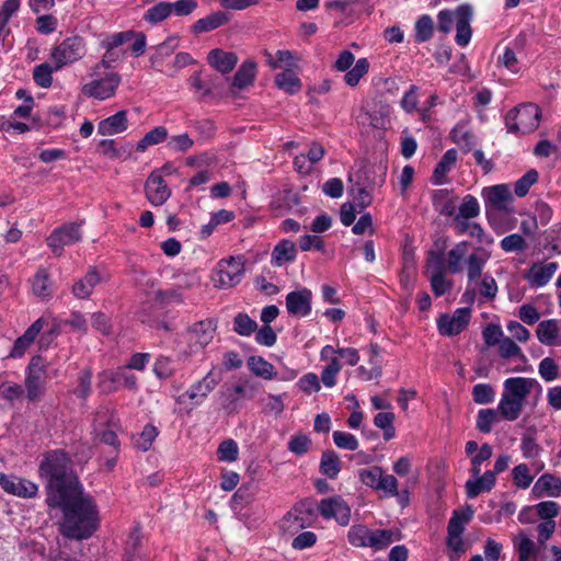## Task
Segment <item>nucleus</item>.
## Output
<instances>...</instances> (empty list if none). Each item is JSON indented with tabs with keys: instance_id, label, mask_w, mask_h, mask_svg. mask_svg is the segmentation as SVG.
Returning a JSON list of instances; mask_svg holds the SVG:
<instances>
[{
	"instance_id": "obj_1",
	"label": "nucleus",
	"mask_w": 561,
	"mask_h": 561,
	"mask_svg": "<svg viewBox=\"0 0 561 561\" xmlns=\"http://www.w3.org/2000/svg\"><path fill=\"white\" fill-rule=\"evenodd\" d=\"M62 512L60 524L65 537L82 540L90 538L100 527V512L92 495L84 492L83 485L47 503Z\"/></svg>"
},
{
	"instance_id": "obj_2",
	"label": "nucleus",
	"mask_w": 561,
	"mask_h": 561,
	"mask_svg": "<svg viewBox=\"0 0 561 561\" xmlns=\"http://www.w3.org/2000/svg\"><path fill=\"white\" fill-rule=\"evenodd\" d=\"M38 476L46 481V503L82 485L72 470L69 455L62 449L49 450L43 455Z\"/></svg>"
},
{
	"instance_id": "obj_3",
	"label": "nucleus",
	"mask_w": 561,
	"mask_h": 561,
	"mask_svg": "<svg viewBox=\"0 0 561 561\" xmlns=\"http://www.w3.org/2000/svg\"><path fill=\"white\" fill-rule=\"evenodd\" d=\"M317 520L316 510L309 500L299 501L278 522L283 534L294 536L311 527Z\"/></svg>"
},
{
	"instance_id": "obj_4",
	"label": "nucleus",
	"mask_w": 561,
	"mask_h": 561,
	"mask_svg": "<svg viewBox=\"0 0 561 561\" xmlns=\"http://www.w3.org/2000/svg\"><path fill=\"white\" fill-rule=\"evenodd\" d=\"M540 122V110L533 103L520 104L507 112L505 126L508 133L528 134L534 131Z\"/></svg>"
},
{
	"instance_id": "obj_5",
	"label": "nucleus",
	"mask_w": 561,
	"mask_h": 561,
	"mask_svg": "<svg viewBox=\"0 0 561 561\" xmlns=\"http://www.w3.org/2000/svg\"><path fill=\"white\" fill-rule=\"evenodd\" d=\"M87 42L82 36L66 37L50 50V61L57 69H62L81 60L87 55Z\"/></svg>"
},
{
	"instance_id": "obj_6",
	"label": "nucleus",
	"mask_w": 561,
	"mask_h": 561,
	"mask_svg": "<svg viewBox=\"0 0 561 561\" xmlns=\"http://www.w3.org/2000/svg\"><path fill=\"white\" fill-rule=\"evenodd\" d=\"M359 481L378 492H382L386 496L392 497L398 495L399 482L392 474L383 472L379 466L362 468L357 472Z\"/></svg>"
},
{
	"instance_id": "obj_7",
	"label": "nucleus",
	"mask_w": 561,
	"mask_h": 561,
	"mask_svg": "<svg viewBox=\"0 0 561 561\" xmlns=\"http://www.w3.org/2000/svg\"><path fill=\"white\" fill-rule=\"evenodd\" d=\"M47 364L37 355L33 356L25 369V390L30 401H37L46 390Z\"/></svg>"
},
{
	"instance_id": "obj_8",
	"label": "nucleus",
	"mask_w": 561,
	"mask_h": 561,
	"mask_svg": "<svg viewBox=\"0 0 561 561\" xmlns=\"http://www.w3.org/2000/svg\"><path fill=\"white\" fill-rule=\"evenodd\" d=\"M244 273V261L240 256H230L229 259L220 260L214 272L213 283L218 288H230L238 285Z\"/></svg>"
},
{
	"instance_id": "obj_9",
	"label": "nucleus",
	"mask_w": 561,
	"mask_h": 561,
	"mask_svg": "<svg viewBox=\"0 0 561 561\" xmlns=\"http://www.w3.org/2000/svg\"><path fill=\"white\" fill-rule=\"evenodd\" d=\"M98 387L103 393H112L122 388L137 390V377L125 367L108 369L99 375Z\"/></svg>"
},
{
	"instance_id": "obj_10",
	"label": "nucleus",
	"mask_w": 561,
	"mask_h": 561,
	"mask_svg": "<svg viewBox=\"0 0 561 561\" xmlns=\"http://www.w3.org/2000/svg\"><path fill=\"white\" fill-rule=\"evenodd\" d=\"M121 76L116 72H107L102 78L92 79L82 85V93L89 98L103 101L112 98L121 84Z\"/></svg>"
},
{
	"instance_id": "obj_11",
	"label": "nucleus",
	"mask_w": 561,
	"mask_h": 561,
	"mask_svg": "<svg viewBox=\"0 0 561 561\" xmlns=\"http://www.w3.org/2000/svg\"><path fill=\"white\" fill-rule=\"evenodd\" d=\"M318 511L324 519H334L340 526L350 524L351 507L340 495L322 499L318 504Z\"/></svg>"
},
{
	"instance_id": "obj_12",
	"label": "nucleus",
	"mask_w": 561,
	"mask_h": 561,
	"mask_svg": "<svg viewBox=\"0 0 561 561\" xmlns=\"http://www.w3.org/2000/svg\"><path fill=\"white\" fill-rule=\"evenodd\" d=\"M0 486L9 495L24 500L37 496L38 485L25 478L0 472Z\"/></svg>"
},
{
	"instance_id": "obj_13",
	"label": "nucleus",
	"mask_w": 561,
	"mask_h": 561,
	"mask_svg": "<svg viewBox=\"0 0 561 561\" xmlns=\"http://www.w3.org/2000/svg\"><path fill=\"white\" fill-rule=\"evenodd\" d=\"M470 318L469 308H458L451 314H440L437 319L438 332L444 336L458 335L469 324Z\"/></svg>"
},
{
	"instance_id": "obj_14",
	"label": "nucleus",
	"mask_w": 561,
	"mask_h": 561,
	"mask_svg": "<svg viewBox=\"0 0 561 561\" xmlns=\"http://www.w3.org/2000/svg\"><path fill=\"white\" fill-rule=\"evenodd\" d=\"M218 383L219 380L211 369L203 378L193 382L184 393L178 397L176 401L182 403L184 402L185 398H187L195 405H199L205 401V399L217 387Z\"/></svg>"
},
{
	"instance_id": "obj_15",
	"label": "nucleus",
	"mask_w": 561,
	"mask_h": 561,
	"mask_svg": "<svg viewBox=\"0 0 561 561\" xmlns=\"http://www.w3.org/2000/svg\"><path fill=\"white\" fill-rule=\"evenodd\" d=\"M535 386L540 388L537 380L533 378L510 377L503 383V392L501 396L524 407L527 397Z\"/></svg>"
},
{
	"instance_id": "obj_16",
	"label": "nucleus",
	"mask_w": 561,
	"mask_h": 561,
	"mask_svg": "<svg viewBox=\"0 0 561 561\" xmlns=\"http://www.w3.org/2000/svg\"><path fill=\"white\" fill-rule=\"evenodd\" d=\"M286 310L289 316L306 318L312 310V291L307 287H300L286 295Z\"/></svg>"
},
{
	"instance_id": "obj_17",
	"label": "nucleus",
	"mask_w": 561,
	"mask_h": 561,
	"mask_svg": "<svg viewBox=\"0 0 561 561\" xmlns=\"http://www.w3.org/2000/svg\"><path fill=\"white\" fill-rule=\"evenodd\" d=\"M559 268L557 262L537 261L525 272L524 278L533 289L545 287Z\"/></svg>"
},
{
	"instance_id": "obj_18",
	"label": "nucleus",
	"mask_w": 561,
	"mask_h": 561,
	"mask_svg": "<svg viewBox=\"0 0 561 561\" xmlns=\"http://www.w3.org/2000/svg\"><path fill=\"white\" fill-rule=\"evenodd\" d=\"M80 239V226L75 222H69L55 229L48 237L47 243L56 255H60L64 247L73 244Z\"/></svg>"
},
{
	"instance_id": "obj_19",
	"label": "nucleus",
	"mask_w": 561,
	"mask_h": 561,
	"mask_svg": "<svg viewBox=\"0 0 561 561\" xmlns=\"http://www.w3.org/2000/svg\"><path fill=\"white\" fill-rule=\"evenodd\" d=\"M425 275L436 297H440L451 290L453 282L446 277L445 268L438 257L427 260Z\"/></svg>"
},
{
	"instance_id": "obj_20",
	"label": "nucleus",
	"mask_w": 561,
	"mask_h": 561,
	"mask_svg": "<svg viewBox=\"0 0 561 561\" xmlns=\"http://www.w3.org/2000/svg\"><path fill=\"white\" fill-rule=\"evenodd\" d=\"M457 25L455 42L460 47L469 45L472 37L471 21L473 19V9L469 3H462L457 7Z\"/></svg>"
},
{
	"instance_id": "obj_21",
	"label": "nucleus",
	"mask_w": 561,
	"mask_h": 561,
	"mask_svg": "<svg viewBox=\"0 0 561 561\" xmlns=\"http://www.w3.org/2000/svg\"><path fill=\"white\" fill-rule=\"evenodd\" d=\"M145 193L151 205L160 206L169 199L171 190L161 174L152 172L145 183Z\"/></svg>"
},
{
	"instance_id": "obj_22",
	"label": "nucleus",
	"mask_w": 561,
	"mask_h": 561,
	"mask_svg": "<svg viewBox=\"0 0 561 561\" xmlns=\"http://www.w3.org/2000/svg\"><path fill=\"white\" fill-rule=\"evenodd\" d=\"M216 328L217 324L213 319L197 321L187 329L188 340L199 348H204L213 341Z\"/></svg>"
},
{
	"instance_id": "obj_23",
	"label": "nucleus",
	"mask_w": 561,
	"mask_h": 561,
	"mask_svg": "<svg viewBox=\"0 0 561 561\" xmlns=\"http://www.w3.org/2000/svg\"><path fill=\"white\" fill-rule=\"evenodd\" d=\"M499 355L504 359L516 358L520 362L519 365L513 367L508 371L526 373L531 369V367L528 365V359L523 353L522 348L511 337H503V340L499 344Z\"/></svg>"
},
{
	"instance_id": "obj_24",
	"label": "nucleus",
	"mask_w": 561,
	"mask_h": 561,
	"mask_svg": "<svg viewBox=\"0 0 561 561\" xmlns=\"http://www.w3.org/2000/svg\"><path fill=\"white\" fill-rule=\"evenodd\" d=\"M485 207L502 210L506 208L512 199L510 187L505 184H497L484 187L481 193Z\"/></svg>"
},
{
	"instance_id": "obj_25",
	"label": "nucleus",
	"mask_w": 561,
	"mask_h": 561,
	"mask_svg": "<svg viewBox=\"0 0 561 561\" xmlns=\"http://www.w3.org/2000/svg\"><path fill=\"white\" fill-rule=\"evenodd\" d=\"M531 493L535 497H557L561 493V478L551 473H543L535 482Z\"/></svg>"
},
{
	"instance_id": "obj_26",
	"label": "nucleus",
	"mask_w": 561,
	"mask_h": 561,
	"mask_svg": "<svg viewBox=\"0 0 561 561\" xmlns=\"http://www.w3.org/2000/svg\"><path fill=\"white\" fill-rule=\"evenodd\" d=\"M297 245L289 239L279 240L271 254V264L274 267H282L287 263H291L297 257Z\"/></svg>"
},
{
	"instance_id": "obj_27",
	"label": "nucleus",
	"mask_w": 561,
	"mask_h": 561,
	"mask_svg": "<svg viewBox=\"0 0 561 561\" xmlns=\"http://www.w3.org/2000/svg\"><path fill=\"white\" fill-rule=\"evenodd\" d=\"M43 329V319H37L32 323L23 335L14 341V344L9 353V357L20 358L22 357L28 347L33 344L34 340Z\"/></svg>"
},
{
	"instance_id": "obj_28",
	"label": "nucleus",
	"mask_w": 561,
	"mask_h": 561,
	"mask_svg": "<svg viewBox=\"0 0 561 561\" xmlns=\"http://www.w3.org/2000/svg\"><path fill=\"white\" fill-rule=\"evenodd\" d=\"M490 257V252L483 248L476 249L467 256L465 263L469 282H474L482 276V271Z\"/></svg>"
},
{
	"instance_id": "obj_29",
	"label": "nucleus",
	"mask_w": 561,
	"mask_h": 561,
	"mask_svg": "<svg viewBox=\"0 0 561 561\" xmlns=\"http://www.w3.org/2000/svg\"><path fill=\"white\" fill-rule=\"evenodd\" d=\"M127 127L128 119L126 111H118L98 124V133L103 136H112L125 131Z\"/></svg>"
},
{
	"instance_id": "obj_30",
	"label": "nucleus",
	"mask_w": 561,
	"mask_h": 561,
	"mask_svg": "<svg viewBox=\"0 0 561 561\" xmlns=\"http://www.w3.org/2000/svg\"><path fill=\"white\" fill-rule=\"evenodd\" d=\"M466 484V494L468 497H477L482 492H490L495 485L496 479L491 471H485L482 476H471Z\"/></svg>"
},
{
	"instance_id": "obj_31",
	"label": "nucleus",
	"mask_w": 561,
	"mask_h": 561,
	"mask_svg": "<svg viewBox=\"0 0 561 561\" xmlns=\"http://www.w3.org/2000/svg\"><path fill=\"white\" fill-rule=\"evenodd\" d=\"M209 65L221 73H229L236 67L238 57L232 51H225L216 48L208 53Z\"/></svg>"
},
{
	"instance_id": "obj_32",
	"label": "nucleus",
	"mask_w": 561,
	"mask_h": 561,
	"mask_svg": "<svg viewBox=\"0 0 561 561\" xmlns=\"http://www.w3.org/2000/svg\"><path fill=\"white\" fill-rule=\"evenodd\" d=\"M101 280L100 273L95 268H91L82 278L73 284L72 294L79 299H88Z\"/></svg>"
},
{
	"instance_id": "obj_33",
	"label": "nucleus",
	"mask_w": 561,
	"mask_h": 561,
	"mask_svg": "<svg viewBox=\"0 0 561 561\" xmlns=\"http://www.w3.org/2000/svg\"><path fill=\"white\" fill-rule=\"evenodd\" d=\"M458 153L456 149H448L438 163L436 164L433 175L432 183L434 185H443L447 182V174L451 171L456 164Z\"/></svg>"
},
{
	"instance_id": "obj_34",
	"label": "nucleus",
	"mask_w": 561,
	"mask_h": 561,
	"mask_svg": "<svg viewBox=\"0 0 561 561\" xmlns=\"http://www.w3.org/2000/svg\"><path fill=\"white\" fill-rule=\"evenodd\" d=\"M560 329L558 321L554 319H548L540 321L536 330V336L540 343L547 346H559L561 340H559Z\"/></svg>"
},
{
	"instance_id": "obj_35",
	"label": "nucleus",
	"mask_w": 561,
	"mask_h": 561,
	"mask_svg": "<svg viewBox=\"0 0 561 561\" xmlns=\"http://www.w3.org/2000/svg\"><path fill=\"white\" fill-rule=\"evenodd\" d=\"M229 21L228 13L224 11H215L205 18L197 20L192 30L194 33H205L218 28Z\"/></svg>"
},
{
	"instance_id": "obj_36",
	"label": "nucleus",
	"mask_w": 561,
	"mask_h": 561,
	"mask_svg": "<svg viewBox=\"0 0 561 561\" xmlns=\"http://www.w3.org/2000/svg\"><path fill=\"white\" fill-rule=\"evenodd\" d=\"M248 367L250 371L256 377L265 380H272L277 378V373L273 364L267 362L265 358L259 355H252L248 358Z\"/></svg>"
},
{
	"instance_id": "obj_37",
	"label": "nucleus",
	"mask_w": 561,
	"mask_h": 561,
	"mask_svg": "<svg viewBox=\"0 0 561 561\" xmlns=\"http://www.w3.org/2000/svg\"><path fill=\"white\" fill-rule=\"evenodd\" d=\"M371 541L368 542L370 548L379 551L388 548L392 542L401 539L398 529H373Z\"/></svg>"
},
{
	"instance_id": "obj_38",
	"label": "nucleus",
	"mask_w": 561,
	"mask_h": 561,
	"mask_svg": "<svg viewBox=\"0 0 561 561\" xmlns=\"http://www.w3.org/2000/svg\"><path fill=\"white\" fill-rule=\"evenodd\" d=\"M468 252V242L461 241L455 244L447 253V270L451 274L462 271V261Z\"/></svg>"
},
{
	"instance_id": "obj_39",
	"label": "nucleus",
	"mask_w": 561,
	"mask_h": 561,
	"mask_svg": "<svg viewBox=\"0 0 561 561\" xmlns=\"http://www.w3.org/2000/svg\"><path fill=\"white\" fill-rule=\"evenodd\" d=\"M59 70L56 62H42L34 67L32 77L37 87L48 89L53 84V73Z\"/></svg>"
},
{
	"instance_id": "obj_40",
	"label": "nucleus",
	"mask_w": 561,
	"mask_h": 561,
	"mask_svg": "<svg viewBox=\"0 0 561 561\" xmlns=\"http://www.w3.org/2000/svg\"><path fill=\"white\" fill-rule=\"evenodd\" d=\"M370 62L367 58L363 57L355 61L344 75V82L350 88L358 85L360 80L369 72Z\"/></svg>"
},
{
	"instance_id": "obj_41",
	"label": "nucleus",
	"mask_w": 561,
	"mask_h": 561,
	"mask_svg": "<svg viewBox=\"0 0 561 561\" xmlns=\"http://www.w3.org/2000/svg\"><path fill=\"white\" fill-rule=\"evenodd\" d=\"M159 435V430L152 423H148L144 426L141 432L133 437V445L139 451H148L156 438Z\"/></svg>"
},
{
	"instance_id": "obj_42",
	"label": "nucleus",
	"mask_w": 561,
	"mask_h": 561,
	"mask_svg": "<svg viewBox=\"0 0 561 561\" xmlns=\"http://www.w3.org/2000/svg\"><path fill=\"white\" fill-rule=\"evenodd\" d=\"M373 529L366 525L357 524L351 526L347 533L348 542L356 548H370L368 542L371 541Z\"/></svg>"
},
{
	"instance_id": "obj_43",
	"label": "nucleus",
	"mask_w": 561,
	"mask_h": 561,
	"mask_svg": "<svg viewBox=\"0 0 561 561\" xmlns=\"http://www.w3.org/2000/svg\"><path fill=\"white\" fill-rule=\"evenodd\" d=\"M320 472L329 479H335L341 471V460L334 450L322 453L320 460Z\"/></svg>"
},
{
	"instance_id": "obj_44",
	"label": "nucleus",
	"mask_w": 561,
	"mask_h": 561,
	"mask_svg": "<svg viewBox=\"0 0 561 561\" xmlns=\"http://www.w3.org/2000/svg\"><path fill=\"white\" fill-rule=\"evenodd\" d=\"M256 73V64L252 60L244 61L233 77V87L244 89L251 85Z\"/></svg>"
},
{
	"instance_id": "obj_45",
	"label": "nucleus",
	"mask_w": 561,
	"mask_h": 561,
	"mask_svg": "<svg viewBox=\"0 0 561 561\" xmlns=\"http://www.w3.org/2000/svg\"><path fill=\"white\" fill-rule=\"evenodd\" d=\"M276 85L288 94H295L301 89V81L291 69H285L275 77Z\"/></svg>"
},
{
	"instance_id": "obj_46",
	"label": "nucleus",
	"mask_w": 561,
	"mask_h": 561,
	"mask_svg": "<svg viewBox=\"0 0 561 561\" xmlns=\"http://www.w3.org/2000/svg\"><path fill=\"white\" fill-rule=\"evenodd\" d=\"M513 542L518 554V561H530L535 557L537 552L536 543L525 533L520 531Z\"/></svg>"
},
{
	"instance_id": "obj_47",
	"label": "nucleus",
	"mask_w": 561,
	"mask_h": 561,
	"mask_svg": "<svg viewBox=\"0 0 561 561\" xmlns=\"http://www.w3.org/2000/svg\"><path fill=\"white\" fill-rule=\"evenodd\" d=\"M152 371L160 380L169 379L176 373L175 360L170 356L159 355L153 363Z\"/></svg>"
},
{
	"instance_id": "obj_48",
	"label": "nucleus",
	"mask_w": 561,
	"mask_h": 561,
	"mask_svg": "<svg viewBox=\"0 0 561 561\" xmlns=\"http://www.w3.org/2000/svg\"><path fill=\"white\" fill-rule=\"evenodd\" d=\"M168 139V130L164 126H157L145 134L140 141L136 145L138 152H145L148 147L159 145Z\"/></svg>"
},
{
	"instance_id": "obj_49",
	"label": "nucleus",
	"mask_w": 561,
	"mask_h": 561,
	"mask_svg": "<svg viewBox=\"0 0 561 561\" xmlns=\"http://www.w3.org/2000/svg\"><path fill=\"white\" fill-rule=\"evenodd\" d=\"M21 4L20 0H5L0 8V42H3L5 36L10 33L8 23L11 16L19 10Z\"/></svg>"
},
{
	"instance_id": "obj_50",
	"label": "nucleus",
	"mask_w": 561,
	"mask_h": 561,
	"mask_svg": "<svg viewBox=\"0 0 561 561\" xmlns=\"http://www.w3.org/2000/svg\"><path fill=\"white\" fill-rule=\"evenodd\" d=\"M473 512L470 507L466 511H455L448 522L447 535L462 536L465 525L471 519Z\"/></svg>"
},
{
	"instance_id": "obj_51",
	"label": "nucleus",
	"mask_w": 561,
	"mask_h": 561,
	"mask_svg": "<svg viewBox=\"0 0 561 561\" xmlns=\"http://www.w3.org/2000/svg\"><path fill=\"white\" fill-rule=\"evenodd\" d=\"M502 420L497 409H481L477 415L476 426L481 433H490L494 424Z\"/></svg>"
},
{
	"instance_id": "obj_52",
	"label": "nucleus",
	"mask_w": 561,
	"mask_h": 561,
	"mask_svg": "<svg viewBox=\"0 0 561 561\" xmlns=\"http://www.w3.org/2000/svg\"><path fill=\"white\" fill-rule=\"evenodd\" d=\"M523 408L524 407L518 404L517 402L511 401L506 397L501 396L496 409L502 420L514 422L520 416Z\"/></svg>"
},
{
	"instance_id": "obj_53",
	"label": "nucleus",
	"mask_w": 561,
	"mask_h": 561,
	"mask_svg": "<svg viewBox=\"0 0 561 561\" xmlns=\"http://www.w3.org/2000/svg\"><path fill=\"white\" fill-rule=\"evenodd\" d=\"M267 64L271 68L291 69L297 66V58L289 50H278L275 56L267 54Z\"/></svg>"
},
{
	"instance_id": "obj_54",
	"label": "nucleus",
	"mask_w": 561,
	"mask_h": 561,
	"mask_svg": "<svg viewBox=\"0 0 561 561\" xmlns=\"http://www.w3.org/2000/svg\"><path fill=\"white\" fill-rule=\"evenodd\" d=\"M171 15L170 2L161 1L149 8L145 14L144 20L150 24H158Z\"/></svg>"
},
{
	"instance_id": "obj_55",
	"label": "nucleus",
	"mask_w": 561,
	"mask_h": 561,
	"mask_svg": "<svg viewBox=\"0 0 561 561\" xmlns=\"http://www.w3.org/2000/svg\"><path fill=\"white\" fill-rule=\"evenodd\" d=\"M32 291L39 298H47L50 296V279L45 268H39L35 274L32 282Z\"/></svg>"
},
{
	"instance_id": "obj_56",
	"label": "nucleus",
	"mask_w": 561,
	"mask_h": 561,
	"mask_svg": "<svg viewBox=\"0 0 561 561\" xmlns=\"http://www.w3.org/2000/svg\"><path fill=\"white\" fill-rule=\"evenodd\" d=\"M434 21L428 14L421 15L415 22V41L424 43L432 38Z\"/></svg>"
},
{
	"instance_id": "obj_57",
	"label": "nucleus",
	"mask_w": 561,
	"mask_h": 561,
	"mask_svg": "<svg viewBox=\"0 0 561 561\" xmlns=\"http://www.w3.org/2000/svg\"><path fill=\"white\" fill-rule=\"evenodd\" d=\"M257 330V323L247 313L233 318V331L241 336H250Z\"/></svg>"
},
{
	"instance_id": "obj_58",
	"label": "nucleus",
	"mask_w": 561,
	"mask_h": 561,
	"mask_svg": "<svg viewBox=\"0 0 561 561\" xmlns=\"http://www.w3.org/2000/svg\"><path fill=\"white\" fill-rule=\"evenodd\" d=\"M239 457L238 444L231 439L222 440L217 448V459L224 462H233Z\"/></svg>"
},
{
	"instance_id": "obj_59",
	"label": "nucleus",
	"mask_w": 561,
	"mask_h": 561,
	"mask_svg": "<svg viewBox=\"0 0 561 561\" xmlns=\"http://www.w3.org/2000/svg\"><path fill=\"white\" fill-rule=\"evenodd\" d=\"M512 479L518 489H528L534 480L530 470L526 463H519L512 470Z\"/></svg>"
},
{
	"instance_id": "obj_60",
	"label": "nucleus",
	"mask_w": 561,
	"mask_h": 561,
	"mask_svg": "<svg viewBox=\"0 0 561 561\" xmlns=\"http://www.w3.org/2000/svg\"><path fill=\"white\" fill-rule=\"evenodd\" d=\"M296 387L299 391L309 396L311 393L319 392L321 389V383L317 374L307 373L298 379Z\"/></svg>"
},
{
	"instance_id": "obj_61",
	"label": "nucleus",
	"mask_w": 561,
	"mask_h": 561,
	"mask_svg": "<svg viewBox=\"0 0 561 561\" xmlns=\"http://www.w3.org/2000/svg\"><path fill=\"white\" fill-rule=\"evenodd\" d=\"M480 214V205L478 199L468 194L462 198L459 206L458 214L456 216L463 217V219H472L478 217Z\"/></svg>"
},
{
	"instance_id": "obj_62",
	"label": "nucleus",
	"mask_w": 561,
	"mask_h": 561,
	"mask_svg": "<svg viewBox=\"0 0 561 561\" xmlns=\"http://www.w3.org/2000/svg\"><path fill=\"white\" fill-rule=\"evenodd\" d=\"M332 439L334 445L337 448L354 451L358 448V440L355 435L343 432V431H334L332 434Z\"/></svg>"
},
{
	"instance_id": "obj_63",
	"label": "nucleus",
	"mask_w": 561,
	"mask_h": 561,
	"mask_svg": "<svg viewBox=\"0 0 561 561\" xmlns=\"http://www.w3.org/2000/svg\"><path fill=\"white\" fill-rule=\"evenodd\" d=\"M457 8L455 10L444 9L437 13V28L443 34L450 33L453 25H457Z\"/></svg>"
},
{
	"instance_id": "obj_64",
	"label": "nucleus",
	"mask_w": 561,
	"mask_h": 561,
	"mask_svg": "<svg viewBox=\"0 0 561 561\" xmlns=\"http://www.w3.org/2000/svg\"><path fill=\"white\" fill-rule=\"evenodd\" d=\"M472 398L478 404H489L494 401L495 391L489 383H478L472 388Z\"/></svg>"
}]
</instances>
